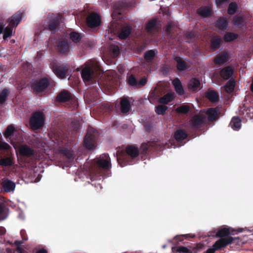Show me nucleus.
<instances>
[{
	"mask_svg": "<svg viewBox=\"0 0 253 253\" xmlns=\"http://www.w3.org/2000/svg\"><path fill=\"white\" fill-rule=\"evenodd\" d=\"M22 13L19 11L15 13L11 18L9 19L8 26L5 29L3 39L5 40L7 38L11 37L12 35L13 27H16L22 18Z\"/></svg>",
	"mask_w": 253,
	"mask_h": 253,
	"instance_id": "2",
	"label": "nucleus"
},
{
	"mask_svg": "<svg viewBox=\"0 0 253 253\" xmlns=\"http://www.w3.org/2000/svg\"><path fill=\"white\" fill-rule=\"evenodd\" d=\"M168 107L167 106L160 105L156 107V112L159 115H162L165 113Z\"/></svg>",
	"mask_w": 253,
	"mask_h": 253,
	"instance_id": "45",
	"label": "nucleus"
},
{
	"mask_svg": "<svg viewBox=\"0 0 253 253\" xmlns=\"http://www.w3.org/2000/svg\"><path fill=\"white\" fill-rule=\"evenodd\" d=\"M61 19V17L60 16H59L57 18V19L55 20L54 18H53L51 20L48 24V29L51 31H53L55 30L56 28L58 26L59 24L58 19Z\"/></svg>",
	"mask_w": 253,
	"mask_h": 253,
	"instance_id": "36",
	"label": "nucleus"
},
{
	"mask_svg": "<svg viewBox=\"0 0 253 253\" xmlns=\"http://www.w3.org/2000/svg\"><path fill=\"white\" fill-rule=\"evenodd\" d=\"M155 52L154 50H150L145 54L144 58L147 61H151L154 57Z\"/></svg>",
	"mask_w": 253,
	"mask_h": 253,
	"instance_id": "41",
	"label": "nucleus"
},
{
	"mask_svg": "<svg viewBox=\"0 0 253 253\" xmlns=\"http://www.w3.org/2000/svg\"><path fill=\"white\" fill-rule=\"evenodd\" d=\"M157 144L154 142H148L147 143L142 144L141 147L143 153H146L149 147H154Z\"/></svg>",
	"mask_w": 253,
	"mask_h": 253,
	"instance_id": "43",
	"label": "nucleus"
},
{
	"mask_svg": "<svg viewBox=\"0 0 253 253\" xmlns=\"http://www.w3.org/2000/svg\"><path fill=\"white\" fill-rule=\"evenodd\" d=\"M201 248V246L198 244H194L187 247L183 246H175L172 248V252L179 253H191L192 252L197 251V249Z\"/></svg>",
	"mask_w": 253,
	"mask_h": 253,
	"instance_id": "11",
	"label": "nucleus"
},
{
	"mask_svg": "<svg viewBox=\"0 0 253 253\" xmlns=\"http://www.w3.org/2000/svg\"><path fill=\"white\" fill-rule=\"evenodd\" d=\"M49 80L44 78L40 81H35L32 84V88L34 92L40 93L43 91L49 84Z\"/></svg>",
	"mask_w": 253,
	"mask_h": 253,
	"instance_id": "9",
	"label": "nucleus"
},
{
	"mask_svg": "<svg viewBox=\"0 0 253 253\" xmlns=\"http://www.w3.org/2000/svg\"><path fill=\"white\" fill-rule=\"evenodd\" d=\"M96 130L92 127H89L85 135L84 145L88 149H93L95 147Z\"/></svg>",
	"mask_w": 253,
	"mask_h": 253,
	"instance_id": "5",
	"label": "nucleus"
},
{
	"mask_svg": "<svg viewBox=\"0 0 253 253\" xmlns=\"http://www.w3.org/2000/svg\"><path fill=\"white\" fill-rule=\"evenodd\" d=\"M115 12H114L113 13V15H112L113 19V23L112 24V26H113V23L116 22V20H115Z\"/></svg>",
	"mask_w": 253,
	"mask_h": 253,
	"instance_id": "60",
	"label": "nucleus"
},
{
	"mask_svg": "<svg viewBox=\"0 0 253 253\" xmlns=\"http://www.w3.org/2000/svg\"><path fill=\"white\" fill-rule=\"evenodd\" d=\"M14 133H16L14 127L12 125H10L7 126L4 133V136L6 138L11 139V136Z\"/></svg>",
	"mask_w": 253,
	"mask_h": 253,
	"instance_id": "34",
	"label": "nucleus"
},
{
	"mask_svg": "<svg viewBox=\"0 0 253 253\" xmlns=\"http://www.w3.org/2000/svg\"><path fill=\"white\" fill-rule=\"evenodd\" d=\"M171 27H172L171 24H169L167 26L166 32H167V34H169V33H170L171 32Z\"/></svg>",
	"mask_w": 253,
	"mask_h": 253,
	"instance_id": "56",
	"label": "nucleus"
},
{
	"mask_svg": "<svg viewBox=\"0 0 253 253\" xmlns=\"http://www.w3.org/2000/svg\"><path fill=\"white\" fill-rule=\"evenodd\" d=\"M207 123V118L203 112L195 115L190 121V124L192 127L198 128Z\"/></svg>",
	"mask_w": 253,
	"mask_h": 253,
	"instance_id": "7",
	"label": "nucleus"
},
{
	"mask_svg": "<svg viewBox=\"0 0 253 253\" xmlns=\"http://www.w3.org/2000/svg\"><path fill=\"white\" fill-rule=\"evenodd\" d=\"M72 98V94L68 91L64 90L57 96V100L59 102H65Z\"/></svg>",
	"mask_w": 253,
	"mask_h": 253,
	"instance_id": "18",
	"label": "nucleus"
},
{
	"mask_svg": "<svg viewBox=\"0 0 253 253\" xmlns=\"http://www.w3.org/2000/svg\"><path fill=\"white\" fill-rule=\"evenodd\" d=\"M12 161L9 158L1 159L0 160V165L3 166H8L12 165Z\"/></svg>",
	"mask_w": 253,
	"mask_h": 253,
	"instance_id": "44",
	"label": "nucleus"
},
{
	"mask_svg": "<svg viewBox=\"0 0 253 253\" xmlns=\"http://www.w3.org/2000/svg\"><path fill=\"white\" fill-rule=\"evenodd\" d=\"M233 69L230 67H226L220 71V76L224 80L228 79L232 75Z\"/></svg>",
	"mask_w": 253,
	"mask_h": 253,
	"instance_id": "25",
	"label": "nucleus"
},
{
	"mask_svg": "<svg viewBox=\"0 0 253 253\" xmlns=\"http://www.w3.org/2000/svg\"><path fill=\"white\" fill-rule=\"evenodd\" d=\"M221 42V39L218 36L213 37L211 40V47L213 50L217 49Z\"/></svg>",
	"mask_w": 253,
	"mask_h": 253,
	"instance_id": "32",
	"label": "nucleus"
},
{
	"mask_svg": "<svg viewBox=\"0 0 253 253\" xmlns=\"http://www.w3.org/2000/svg\"><path fill=\"white\" fill-rule=\"evenodd\" d=\"M7 215L5 212V210L0 205V222L6 218Z\"/></svg>",
	"mask_w": 253,
	"mask_h": 253,
	"instance_id": "48",
	"label": "nucleus"
},
{
	"mask_svg": "<svg viewBox=\"0 0 253 253\" xmlns=\"http://www.w3.org/2000/svg\"><path fill=\"white\" fill-rule=\"evenodd\" d=\"M147 82V80L146 78H142L140 82L138 84V85H140V86H142V85H144L146 84Z\"/></svg>",
	"mask_w": 253,
	"mask_h": 253,
	"instance_id": "53",
	"label": "nucleus"
},
{
	"mask_svg": "<svg viewBox=\"0 0 253 253\" xmlns=\"http://www.w3.org/2000/svg\"><path fill=\"white\" fill-rule=\"evenodd\" d=\"M198 14L202 17H206L211 15L212 11L210 6H203L197 10Z\"/></svg>",
	"mask_w": 253,
	"mask_h": 253,
	"instance_id": "22",
	"label": "nucleus"
},
{
	"mask_svg": "<svg viewBox=\"0 0 253 253\" xmlns=\"http://www.w3.org/2000/svg\"><path fill=\"white\" fill-rule=\"evenodd\" d=\"M174 97V95L173 92L168 93L160 98L159 102L161 103L167 104L171 101L173 99Z\"/></svg>",
	"mask_w": 253,
	"mask_h": 253,
	"instance_id": "27",
	"label": "nucleus"
},
{
	"mask_svg": "<svg viewBox=\"0 0 253 253\" xmlns=\"http://www.w3.org/2000/svg\"><path fill=\"white\" fill-rule=\"evenodd\" d=\"M216 26L220 30L227 29L228 25V20L225 17H220L216 21Z\"/></svg>",
	"mask_w": 253,
	"mask_h": 253,
	"instance_id": "23",
	"label": "nucleus"
},
{
	"mask_svg": "<svg viewBox=\"0 0 253 253\" xmlns=\"http://www.w3.org/2000/svg\"><path fill=\"white\" fill-rule=\"evenodd\" d=\"M100 16L96 13H91L86 18V24L89 27H97L100 25Z\"/></svg>",
	"mask_w": 253,
	"mask_h": 253,
	"instance_id": "13",
	"label": "nucleus"
},
{
	"mask_svg": "<svg viewBox=\"0 0 253 253\" xmlns=\"http://www.w3.org/2000/svg\"><path fill=\"white\" fill-rule=\"evenodd\" d=\"M131 27L126 25L122 27L119 32V37L120 39H125L128 37L131 32Z\"/></svg>",
	"mask_w": 253,
	"mask_h": 253,
	"instance_id": "15",
	"label": "nucleus"
},
{
	"mask_svg": "<svg viewBox=\"0 0 253 253\" xmlns=\"http://www.w3.org/2000/svg\"><path fill=\"white\" fill-rule=\"evenodd\" d=\"M195 237V235L193 234H181L175 236L173 239L176 242H181L184 239H187L188 238H194Z\"/></svg>",
	"mask_w": 253,
	"mask_h": 253,
	"instance_id": "33",
	"label": "nucleus"
},
{
	"mask_svg": "<svg viewBox=\"0 0 253 253\" xmlns=\"http://www.w3.org/2000/svg\"><path fill=\"white\" fill-rule=\"evenodd\" d=\"M128 83L130 85H134L137 84V82L133 76L131 75L128 79Z\"/></svg>",
	"mask_w": 253,
	"mask_h": 253,
	"instance_id": "50",
	"label": "nucleus"
},
{
	"mask_svg": "<svg viewBox=\"0 0 253 253\" xmlns=\"http://www.w3.org/2000/svg\"><path fill=\"white\" fill-rule=\"evenodd\" d=\"M94 66L93 64L84 67L82 70V77L84 82L91 81L96 77Z\"/></svg>",
	"mask_w": 253,
	"mask_h": 253,
	"instance_id": "8",
	"label": "nucleus"
},
{
	"mask_svg": "<svg viewBox=\"0 0 253 253\" xmlns=\"http://www.w3.org/2000/svg\"><path fill=\"white\" fill-rule=\"evenodd\" d=\"M219 110L217 108H211L207 109L206 111H202L203 114L205 115L207 118V123H210L212 122L218 118Z\"/></svg>",
	"mask_w": 253,
	"mask_h": 253,
	"instance_id": "10",
	"label": "nucleus"
},
{
	"mask_svg": "<svg viewBox=\"0 0 253 253\" xmlns=\"http://www.w3.org/2000/svg\"><path fill=\"white\" fill-rule=\"evenodd\" d=\"M201 84L200 81L196 78H193L190 80L188 84V87L189 90L194 91L200 89Z\"/></svg>",
	"mask_w": 253,
	"mask_h": 253,
	"instance_id": "16",
	"label": "nucleus"
},
{
	"mask_svg": "<svg viewBox=\"0 0 253 253\" xmlns=\"http://www.w3.org/2000/svg\"><path fill=\"white\" fill-rule=\"evenodd\" d=\"M2 187L6 192H10L14 191L15 188V184L8 179H4L1 182Z\"/></svg>",
	"mask_w": 253,
	"mask_h": 253,
	"instance_id": "14",
	"label": "nucleus"
},
{
	"mask_svg": "<svg viewBox=\"0 0 253 253\" xmlns=\"http://www.w3.org/2000/svg\"><path fill=\"white\" fill-rule=\"evenodd\" d=\"M23 243L20 241H16L14 242V244L17 246V249L19 251L20 253H21V251L20 250V246H21Z\"/></svg>",
	"mask_w": 253,
	"mask_h": 253,
	"instance_id": "52",
	"label": "nucleus"
},
{
	"mask_svg": "<svg viewBox=\"0 0 253 253\" xmlns=\"http://www.w3.org/2000/svg\"><path fill=\"white\" fill-rule=\"evenodd\" d=\"M120 165H121V167H124V165H122L121 164H120Z\"/></svg>",
	"mask_w": 253,
	"mask_h": 253,
	"instance_id": "63",
	"label": "nucleus"
},
{
	"mask_svg": "<svg viewBox=\"0 0 253 253\" xmlns=\"http://www.w3.org/2000/svg\"><path fill=\"white\" fill-rule=\"evenodd\" d=\"M58 51L62 54H66L69 51V45L67 42L60 41L57 45Z\"/></svg>",
	"mask_w": 253,
	"mask_h": 253,
	"instance_id": "19",
	"label": "nucleus"
},
{
	"mask_svg": "<svg viewBox=\"0 0 253 253\" xmlns=\"http://www.w3.org/2000/svg\"><path fill=\"white\" fill-rule=\"evenodd\" d=\"M241 231H242V230H240L239 231V232H241Z\"/></svg>",
	"mask_w": 253,
	"mask_h": 253,
	"instance_id": "64",
	"label": "nucleus"
},
{
	"mask_svg": "<svg viewBox=\"0 0 253 253\" xmlns=\"http://www.w3.org/2000/svg\"><path fill=\"white\" fill-rule=\"evenodd\" d=\"M9 93L8 90L7 89H4L0 94V103H4L6 99V97L8 96Z\"/></svg>",
	"mask_w": 253,
	"mask_h": 253,
	"instance_id": "42",
	"label": "nucleus"
},
{
	"mask_svg": "<svg viewBox=\"0 0 253 253\" xmlns=\"http://www.w3.org/2000/svg\"><path fill=\"white\" fill-rule=\"evenodd\" d=\"M238 37V35L237 34L232 32H226L223 36V40L225 42H230L236 39Z\"/></svg>",
	"mask_w": 253,
	"mask_h": 253,
	"instance_id": "30",
	"label": "nucleus"
},
{
	"mask_svg": "<svg viewBox=\"0 0 253 253\" xmlns=\"http://www.w3.org/2000/svg\"><path fill=\"white\" fill-rule=\"evenodd\" d=\"M245 24V21L242 17H236L233 21V24L238 27L243 26Z\"/></svg>",
	"mask_w": 253,
	"mask_h": 253,
	"instance_id": "38",
	"label": "nucleus"
},
{
	"mask_svg": "<svg viewBox=\"0 0 253 253\" xmlns=\"http://www.w3.org/2000/svg\"><path fill=\"white\" fill-rule=\"evenodd\" d=\"M63 153L66 155L69 159H73L74 157V153L73 151L71 150L66 149L63 151Z\"/></svg>",
	"mask_w": 253,
	"mask_h": 253,
	"instance_id": "49",
	"label": "nucleus"
},
{
	"mask_svg": "<svg viewBox=\"0 0 253 253\" xmlns=\"http://www.w3.org/2000/svg\"><path fill=\"white\" fill-rule=\"evenodd\" d=\"M237 7V4L235 3H234V2L231 3L229 4V7H228V13L229 14H233L236 12Z\"/></svg>",
	"mask_w": 253,
	"mask_h": 253,
	"instance_id": "46",
	"label": "nucleus"
},
{
	"mask_svg": "<svg viewBox=\"0 0 253 253\" xmlns=\"http://www.w3.org/2000/svg\"><path fill=\"white\" fill-rule=\"evenodd\" d=\"M4 25L2 24H0V34L3 32Z\"/></svg>",
	"mask_w": 253,
	"mask_h": 253,
	"instance_id": "59",
	"label": "nucleus"
},
{
	"mask_svg": "<svg viewBox=\"0 0 253 253\" xmlns=\"http://www.w3.org/2000/svg\"><path fill=\"white\" fill-rule=\"evenodd\" d=\"M11 143L13 145L14 148L18 151L20 155L22 156L30 157L35 154L34 150L27 145H18L13 139L11 140Z\"/></svg>",
	"mask_w": 253,
	"mask_h": 253,
	"instance_id": "6",
	"label": "nucleus"
},
{
	"mask_svg": "<svg viewBox=\"0 0 253 253\" xmlns=\"http://www.w3.org/2000/svg\"><path fill=\"white\" fill-rule=\"evenodd\" d=\"M230 233L229 229L227 228H223L218 230L216 233V236L221 237V238L217 241L211 248L209 249L206 253H213L218 250L231 243L234 239L229 236Z\"/></svg>",
	"mask_w": 253,
	"mask_h": 253,
	"instance_id": "1",
	"label": "nucleus"
},
{
	"mask_svg": "<svg viewBox=\"0 0 253 253\" xmlns=\"http://www.w3.org/2000/svg\"><path fill=\"white\" fill-rule=\"evenodd\" d=\"M81 36L78 33L75 32L70 34V39L74 42H78L81 40Z\"/></svg>",
	"mask_w": 253,
	"mask_h": 253,
	"instance_id": "40",
	"label": "nucleus"
},
{
	"mask_svg": "<svg viewBox=\"0 0 253 253\" xmlns=\"http://www.w3.org/2000/svg\"><path fill=\"white\" fill-rule=\"evenodd\" d=\"M36 253H47V251L44 249H42L39 250Z\"/></svg>",
	"mask_w": 253,
	"mask_h": 253,
	"instance_id": "57",
	"label": "nucleus"
},
{
	"mask_svg": "<svg viewBox=\"0 0 253 253\" xmlns=\"http://www.w3.org/2000/svg\"><path fill=\"white\" fill-rule=\"evenodd\" d=\"M235 87V82L233 80H229L224 86L225 91L227 93L232 92Z\"/></svg>",
	"mask_w": 253,
	"mask_h": 253,
	"instance_id": "35",
	"label": "nucleus"
},
{
	"mask_svg": "<svg viewBox=\"0 0 253 253\" xmlns=\"http://www.w3.org/2000/svg\"><path fill=\"white\" fill-rule=\"evenodd\" d=\"M172 84L174 87L176 92L179 95H183L184 93V91L183 88L182 84L177 78L175 79L172 81Z\"/></svg>",
	"mask_w": 253,
	"mask_h": 253,
	"instance_id": "21",
	"label": "nucleus"
},
{
	"mask_svg": "<svg viewBox=\"0 0 253 253\" xmlns=\"http://www.w3.org/2000/svg\"><path fill=\"white\" fill-rule=\"evenodd\" d=\"M187 136V133L183 130H177L174 134L175 139L177 142H180L182 140L186 138Z\"/></svg>",
	"mask_w": 253,
	"mask_h": 253,
	"instance_id": "29",
	"label": "nucleus"
},
{
	"mask_svg": "<svg viewBox=\"0 0 253 253\" xmlns=\"http://www.w3.org/2000/svg\"><path fill=\"white\" fill-rule=\"evenodd\" d=\"M227 53L223 51L215 57L214 60V64L215 65H221L227 61Z\"/></svg>",
	"mask_w": 253,
	"mask_h": 253,
	"instance_id": "17",
	"label": "nucleus"
},
{
	"mask_svg": "<svg viewBox=\"0 0 253 253\" xmlns=\"http://www.w3.org/2000/svg\"><path fill=\"white\" fill-rule=\"evenodd\" d=\"M130 109V103L127 98H123L121 100V110L123 113H127Z\"/></svg>",
	"mask_w": 253,
	"mask_h": 253,
	"instance_id": "26",
	"label": "nucleus"
},
{
	"mask_svg": "<svg viewBox=\"0 0 253 253\" xmlns=\"http://www.w3.org/2000/svg\"><path fill=\"white\" fill-rule=\"evenodd\" d=\"M177 63V68L179 71H182L186 69V63L181 58L177 57L175 58Z\"/></svg>",
	"mask_w": 253,
	"mask_h": 253,
	"instance_id": "31",
	"label": "nucleus"
},
{
	"mask_svg": "<svg viewBox=\"0 0 253 253\" xmlns=\"http://www.w3.org/2000/svg\"><path fill=\"white\" fill-rule=\"evenodd\" d=\"M190 107L187 105H182L176 109L177 112L181 114H186L189 111Z\"/></svg>",
	"mask_w": 253,
	"mask_h": 253,
	"instance_id": "39",
	"label": "nucleus"
},
{
	"mask_svg": "<svg viewBox=\"0 0 253 253\" xmlns=\"http://www.w3.org/2000/svg\"><path fill=\"white\" fill-rule=\"evenodd\" d=\"M117 160L119 163H120V161L121 160V158L120 157H118Z\"/></svg>",
	"mask_w": 253,
	"mask_h": 253,
	"instance_id": "62",
	"label": "nucleus"
},
{
	"mask_svg": "<svg viewBox=\"0 0 253 253\" xmlns=\"http://www.w3.org/2000/svg\"><path fill=\"white\" fill-rule=\"evenodd\" d=\"M51 67L52 71L57 77L60 79H63L65 77L68 72V68L66 66L55 65V63H53L51 64Z\"/></svg>",
	"mask_w": 253,
	"mask_h": 253,
	"instance_id": "12",
	"label": "nucleus"
},
{
	"mask_svg": "<svg viewBox=\"0 0 253 253\" xmlns=\"http://www.w3.org/2000/svg\"><path fill=\"white\" fill-rule=\"evenodd\" d=\"M45 116L43 112L37 111L34 113L30 120V126L33 130L42 128L44 123Z\"/></svg>",
	"mask_w": 253,
	"mask_h": 253,
	"instance_id": "3",
	"label": "nucleus"
},
{
	"mask_svg": "<svg viewBox=\"0 0 253 253\" xmlns=\"http://www.w3.org/2000/svg\"><path fill=\"white\" fill-rule=\"evenodd\" d=\"M157 25V20L152 19L146 25V29L148 32H151L155 30Z\"/></svg>",
	"mask_w": 253,
	"mask_h": 253,
	"instance_id": "37",
	"label": "nucleus"
},
{
	"mask_svg": "<svg viewBox=\"0 0 253 253\" xmlns=\"http://www.w3.org/2000/svg\"><path fill=\"white\" fill-rule=\"evenodd\" d=\"M230 125L234 130H238L241 126V121L238 117H234L232 118Z\"/></svg>",
	"mask_w": 253,
	"mask_h": 253,
	"instance_id": "28",
	"label": "nucleus"
},
{
	"mask_svg": "<svg viewBox=\"0 0 253 253\" xmlns=\"http://www.w3.org/2000/svg\"><path fill=\"white\" fill-rule=\"evenodd\" d=\"M186 37L188 39H192L194 37V34L192 33H189L187 35Z\"/></svg>",
	"mask_w": 253,
	"mask_h": 253,
	"instance_id": "58",
	"label": "nucleus"
},
{
	"mask_svg": "<svg viewBox=\"0 0 253 253\" xmlns=\"http://www.w3.org/2000/svg\"><path fill=\"white\" fill-rule=\"evenodd\" d=\"M10 148L9 145L5 142L0 141V149L8 150Z\"/></svg>",
	"mask_w": 253,
	"mask_h": 253,
	"instance_id": "51",
	"label": "nucleus"
},
{
	"mask_svg": "<svg viewBox=\"0 0 253 253\" xmlns=\"http://www.w3.org/2000/svg\"><path fill=\"white\" fill-rule=\"evenodd\" d=\"M111 51L112 53V56L114 57H116L119 54V48L117 45H112L111 46Z\"/></svg>",
	"mask_w": 253,
	"mask_h": 253,
	"instance_id": "47",
	"label": "nucleus"
},
{
	"mask_svg": "<svg viewBox=\"0 0 253 253\" xmlns=\"http://www.w3.org/2000/svg\"><path fill=\"white\" fill-rule=\"evenodd\" d=\"M206 97L212 102H216L219 100L218 93L213 90H208L206 93Z\"/></svg>",
	"mask_w": 253,
	"mask_h": 253,
	"instance_id": "20",
	"label": "nucleus"
},
{
	"mask_svg": "<svg viewBox=\"0 0 253 253\" xmlns=\"http://www.w3.org/2000/svg\"><path fill=\"white\" fill-rule=\"evenodd\" d=\"M250 88H251V91L253 92V80L252 83L251 84Z\"/></svg>",
	"mask_w": 253,
	"mask_h": 253,
	"instance_id": "61",
	"label": "nucleus"
},
{
	"mask_svg": "<svg viewBox=\"0 0 253 253\" xmlns=\"http://www.w3.org/2000/svg\"><path fill=\"white\" fill-rule=\"evenodd\" d=\"M126 151L127 154L131 158H135L139 154L138 149L134 146H128L126 147Z\"/></svg>",
	"mask_w": 253,
	"mask_h": 253,
	"instance_id": "24",
	"label": "nucleus"
},
{
	"mask_svg": "<svg viewBox=\"0 0 253 253\" xmlns=\"http://www.w3.org/2000/svg\"><path fill=\"white\" fill-rule=\"evenodd\" d=\"M95 166L104 170H108L111 167L110 158L108 154H104L95 159Z\"/></svg>",
	"mask_w": 253,
	"mask_h": 253,
	"instance_id": "4",
	"label": "nucleus"
},
{
	"mask_svg": "<svg viewBox=\"0 0 253 253\" xmlns=\"http://www.w3.org/2000/svg\"><path fill=\"white\" fill-rule=\"evenodd\" d=\"M228 0H216V4L218 6H220V5L224 3L225 2L227 1Z\"/></svg>",
	"mask_w": 253,
	"mask_h": 253,
	"instance_id": "54",
	"label": "nucleus"
},
{
	"mask_svg": "<svg viewBox=\"0 0 253 253\" xmlns=\"http://www.w3.org/2000/svg\"><path fill=\"white\" fill-rule=\"evenodd\" d=\"M6 233V229L4 227L0 226V235H4Z\"/></svg>",
	"mask_w": 253,
	"mask_h": 253,
	"instance_id": "55",
	"label": "nucleus"
}]
</instances>
